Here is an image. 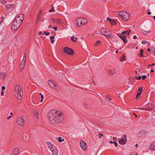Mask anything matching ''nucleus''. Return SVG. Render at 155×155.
Returning <instances> with one entry per match:
<instances>
[{"label": "nucleus", "instance_id": "7c9ffc66", "mask_svg": "<svg viewBox=\"0 0 155 155\" xmlns=\"http://www.w3.org/2000/svg\"><path fill=\"white\" fill-rule=\"evenodd\" d=\"M140 54L139 56L140 57H142L143 55V49H141L140 50Z\"/></svg>", "mask_w": 155, "mask_h": 155}, {"label": "nucleus", "instance_id": "4c0bfd02", "mask_svg": "<svg viewBox=\"0 0 155 155\" xmlns=\"http://www.w3.org/2000/svg\"><path fill=\"white\" fill-rule=\"evenodd\" d=\"M107 20L108 21H109L111 23V21H112L113 19L110 18H109V17H107Z\"/></svg>", "mask_w": 155, "mask_h": 155}, {"label": "nucleus", "instance_id": "9b49d317", "mask_svg": "<svg viewBox=\"0 0 155 155\" xmlns=\"http://www.w3.org/2000/svg\"><path fill=\"white\" fill-rule=\"evenodd\" d=\"M76 23L78 27H80L83 25L81 18H79L77 19Z\"/></svg>", "mask_w": 155, "mask_h": 155}, {"label": "nucleus", "instance_id": "0eeeda50", "mask_svg": "<svg viewBox=\"0 0 155 155\" xmlns=\"http://www.w3.org/2000/svg\"><path fill=\"white\" fill-rule=\"evenodd\" d=\"M48 84L50 87H51L54 88L56 90H59L58 87L52 80H49Z\"/></svg>", "mask_w": 155, "mask_h": 155}, {"label": "nucleus", "instance_id": "473e14b6", "mask_svg": "<svg viewBox=\"0 0 155 155\" xmlns=\"http://www.w3.org/2000/svg\"><path fill=\"white\" fill-rule=\"evenodd\" d=\"M8 0H2L1 1V3L2 4H4L7 3V1Z\"/></svg>", "mask_w": 155, "mask_h": 155}, {"label": "nucleus", "instance_id": "37998d69", "mask_svg": "<svg viewBox=\"0 0 155 155\" xmlns=\"http://www.w3.org/2000/svg\"><path fill=\"white\" fill-rule=\"evenodd\" d=\"M44 33L46 35H47V36L48 35L50 34V32H46V31H45L44 32Z\"/></svg>", "mask_w": 155, "mask_h": 155}, {"label": "nucleus", "instance_id": "ddd939ff", "mask_svg": "<svg viewBox=\"0 0 155 155\" xmlns=\"http://www.w3.org/2000/svg\"><path fill=\"white\" fill-rule=\"evenodd\" d=\"M46 144L48 146V147L51 150L52 149H54L56 147L55 146L50 142H46Z\"/></svg>", "mask_w": 155, "mask_h": 155}, {"label": "nucleus", "instance_id": "a211bd4d", "mask_svg": "<svg viewBox=\"0 0 155 155\" xmlns=\"http://www.w3.org/2000/svg\"><path fill=\"white\" fill-rule=\"evenodd\" d=\"M147 105L148 106V107H147V109L151 108V110L150 111H151L153 110V107L155 106L153 104H150V103L148 104Z\"/></svg>", "mask_w": 155, "mask_h": 155}, {"label": "nucleus", "instance_id": "2eb2a0df", "mask_svg": "<svg viewBox=\"0 0 155 155\" xmlns=\"http://www.w3.org/2000/svg\"><path fill=\"white\" fill-rule=\"evenodd\" d=\"M52 21L54 23H56L58 25H60L61 22V20L60 19H53Z\"/></svg>", "mask_w": 155, "mask_h": 155}, {"label": "nucleus", "instance_id": "f257e3e1", "mask_svg": "<svg viewBox=\"0 0 155 155\" xmlns=\"http://www.w3.org/2000/svg\"><path fill=\"white\" fill-rule=\"evenodd\" d=\"M63 113L59 110H53L48 114V119L52 124H58L62 123L64 120Z\"/></svg>", "mask_w": 155, "mask_h": 155}, {"label": "nucleus", "instance_id": "a18cd8bd", "mask_svg": "<svg viewBox=\"0 0 155 155\" xmlns=\"http://www.w3.org/2000/svg\"><path fill=\"white\" fill-rule=\"evenodd\" d=\"M41 102H42L43 101V99L44 98V96L43 95H41Z\"/></svg>", "mask_w": 155, "mask_h": 155}, {"label": "nucleus", "instance_id": "c756f323", "mask_svg": "<svg viewBox=\"0 0 155 155\" xmlns=\"http://www.w3.org/2000/svg\"><path fill=\"white\" fill-rule=\"evenodd\" d=\"M34 115L35 116L37 117V119H38V112L36 111H35L34 112Z\"/></svg>", "mask_w": 155, "mask_h": 155}, {"label": "nucleus", "instance_id": "de8ad7c7", "mask_svg": "<svg viewBox=\"0 0 155 155\" xmlns=\"http://www.w3.org/2000/svg\"><path fill=\"white\" fill-rule=\"evenodd\" d=\"M24 68V65L20 64V68L21 69H23Z\"/></svg>", "mask_w": 155, "mask_h": 155}, {"label": "nucleus", "instance_id": "bb28decb", "mask_svg": "<svg viewBox=\"0 0 155 155\" xmlns=\"http://www.w3.org/2000/svg\"><path fill=\"white\" fill-rule=\"evenodd\" d=\"M81 18L82 19V21L83 25L86 24L87 22V19H86V18Z\"/></svg>", "mask_w": 155, "mask_h": 155}, {"label": "nucleus", "instance_id": "79ce46f5", "mask_svg": "<svg viewBox=\"0 0 155 155\" xmlns=\"http://www.w3.org/2000/svg\"><path fill=\"white\" fill-rule=\"evenodd\" d=\"M99 136H98V138H100L103 135V134L101 133H99Z\"/></svg>", "mask_w": 155, "mask_h": 155}, {"label": "nucleus", "instance_id": "864d4df0", "mask_svg": "<svg viewBox=\"0 0 155 155\" xmlns=\"http://www.w3.org/2000/svg\"><path fill=\"white\" fill-rule=\"evenodd\" d=\"M39 20H40V19L37 18L36 19V23H38L39 22Z\"/></svg>", "mask_w": 155, "mask_h": 155}, {"label": "nucleus", "instance_id": "6e6552de", "mask_svg": "<svg viewBox=\"0 0 155 155\" xmlns=\"http://www.w3.org/2000/svg\"><path fill=\"white\" fill-rule=\"evenodd\" d=\"M127 138L125 135L124 136L123 138L119 139L118 140L119 143L122 145L125 144L127 142Z\"/></svg>", "mask_w": 155, "mask_h": 155}, {"label": "nucleus", "instance_id": "72a5a7b5", "mask_svg": "<svg viewBox=\"0 0 155 155\" xmlns=\"http://www.w3.org/2000/svg\"><path fill=\"white\" fill-rule=\"evenodd\" d=\"M61 137H59L58 138V141L60 142H62V141H64V139H62V140H61Z\"/></svg>", "mask_w": 155, "mask_h": 155}, {"label": "nucleus", "instance_id": "f704fd0d", "mask_svg": "<svg viewBox=\"0 0 155 155\" xmlns=\"http://www.w3.org/2000/svg\"><path fill=\"white\" fill-rule=\"evenodd\" d=\"M111 23L112 25H114L116 24V22L114 20H113Z\"/></svg>", "mask_w": 155, "mask_h": 155}, {"label": "nucleus", "instance_id": "69168bd1", "mask_svg": "<svg viewBox=\"0 0 155 155\" xmlns=\"http://www.w3.org/2000/svg\"><path fill=\"white\" fill-rule=\"evenodd\" d=\"M113 139L114 140H117V139L115 137H113Z\"/></svg>", "mask_w": 155, "mask_h": 155}, {"label": "nucleus", "instance_id": "052dcab7", "mask_svg": "<svg viewBox=\"0 0 155 155\" xmlns=\"http://www.w3.org/2000/svg\"><path fill=\"white\" fill-rule=\"evenodd\" d=\"M41 12H42V11H41V10H40V11H39V13H38V15H41Z\"/></svg>", "mask_w": 155, "mask_h": 155}, {"label": "nucleus", "instance_id": "8fccbe9b", "mask_svg": "<svg viewBox=\"0 0 155 155\" xmlns=\"http://www.w3.org/2000/svg\"><path fill=\"white\" fill-rule=\"evenodd\" d=\"M4 17H2L0 18V21L2 22L3 21V20L4 19Z\"/></svg>", "mask_w": 155, "mask_h": 155}, {"label": "nucleus", "instance_id": "680f3d73", "mask_svg": "<svg viewBox=\"0 0 155 155\" xmlns=\"http://www.w3.org/2000/svg\"><path fill=\"white\" fill-rule=\"evenodd\" d=\"M54 8H52V9H51V10H50L49 11V12H52L53 11H54Z\"/></svg>", "mask_w": 155, "mask_h": 155}, {"label": "nucleus", "instance_id": "2f4dec72", "mask_svg": "<svg viewBox=\"0 0 155 155\" xmlns=\"http://www.w3.org/2000/svg\"><path fill=\"white\" fill-rule=\"evenodd\" d=\"M26 61V60H25L23 59L21 62L20 64L24 65Z\"/></svg>", "mask_w": 155, "mask_h": 155}, {"label": "nucleus", "instance_id": "58836bf2", "mask_svg": "<svg viewBox=\"0 0 155 155\" xmlns=\"http://www.w3.org/2000/svg\"><path fill=\"white\" fill-rule=\"evenodd\" d=\"M141 93H139V92H137V95L136 97V99H137V97L139 96L141 94Z\"/></svg>", "mask_w": 155, "mask_h": 155}, {"label": "nucleus", "instance_id": "e2e57ef3", "mask_svg": "<svg viewBox=\"0 0 155 155\" xmlns=\"http://www.w3.org/2000/svg\"><path fill=\"white\" fill-rule=\"evenodd\" d=\"M52 28L53 29H54V30L55 31H57V28L56 27H52Z\"/></svg>", "mask_w": 155, "mask_h": 155}, {"label": "nucleus", "instance_id": "7ed1b4c3", "mask_svg": "<svg viewBox=\"0 0 155 155\" xmlns=\"http://www.w3.org/2000/svg\"><path fill=\"white\" fill-rule=\"evenodd\" d=\"M119 15L122 17V18L124 21H127L129 18V14L125 11L119 12Z\"/></svg>", "mask_w": 155, "mask_h": 155}, {"label": "nucleus", "instance_id": "3c124183", "mask_svg": "<svg viewBox=\"0 0 155 155\" xmlns=\"http://www.w3.org/2000/svg\"><path fill=\"white\" fill-rule=\"evenodd\" d=\"M23 59H25V60H26V56L25 55H24V58Z\"/></svg>", "mask_w": 155, "mask_h": 155}, {"label": "nucleus", "instance_id": "c85d7f7f", "mask_svg": "<svg viewBox=\"0 0 155 155\" xmlns=\"http://www.w3.org/2000/svg\"><path fill=\"white\" fill-rule=\"evenodd\" d=\"M101 44V41H97L94 45V46H97Z\"/></svg>", "mask_w": 155, "mask_h": 155}, {"label": "nucleus", "instance_id": "b1692460", "mask_svg": "<svg viewBox=\"0 0 155 155\" xmlns=\"http://www.w3.org/2000/svg\"><path fill=\"white\" fill-rule=\"evenodd\" d=\"M139 109L140 110H147L149 111H150L151 110V108H149L148 109H147V108H146L145 107H141V106L139 108Z\"/></svg>", "mask_w": 155, "mask_h": 155}, {"label": "nucleus", "instance_id": "c03bdc74", "mask_svg": "<svg viewBox=\"0 0 155 155\" xmlns=\"http://www.w3.org/2000/svg\"><path fill=\"white\" fill-rule=\"evenodd\" d=\"M147 42V41L145 40L143 41L142 42V43L143 44H146Z\"/></svg>", "mask_w": 155, "mask_h": 155}, {"label": "nucleus", "instance_id": "c9c22d12", "mask_svg": "<svg viewBox=\"0 0 155 155\" xmlns=\"http://www.w3.org/2000/svg\"><path fill=\"white\" fill-rule=\"evenodd\" d=\"M107 31H104L101 32V35H103L104 36V35H105L104 33H107Z\"/></svg>", "mask_w": 155, "mask_h": 155}, {"label": "nucleus", "instance_id": "13d9d810", "mask_svg": "<svg viewBox=\"0 0 155 155\" xmlns=\"http://www.w3.org/2000/svg\"><path fill=\"white\" fill-rule=\"evenodd\" d=\"M1 95L2 96H4V92L3 91H1Z\"/></svg>", "mask_w": 155, "mask_h": 155}, {"label": "nucleus", "instance_id": "0e129e2a", "mask_svg": "<svg viewBox=\"0 0 155 155\" xmlns=\"http://www.w3.org/2000/svg\"><path fill=\"white\" fill-rule=\"evenodd\" d=\"M155 64V63H154L152 64L149 65V66L150 67V66H153Z\"/></svg>", "mask_w": 155, "mask_h": 155}, {"label": "nucleus", "instance_id": "6e6d98bb", "mask_svg": "<svg viewBox=\"0 0 155 155\" xmlns=\"http://www.w3.org/2000/svg\"><path fill=\"white\" fill-rule=\"evenodd\" d=\"M38 34L39 35H43V34L42 33L41 31H40L39 32H38Z\"/></svg>", "mask_w": 155, "mask_h": 155}, {"label": "nucleus", "instance_id": "4468645a", "mask_svg": "<svg viewBox=\"0 0 155 155\" xmlns=\"http://www.w3.org/2000/svg\"><path fill=\"white\" fill-rule=\"evenodd\" d=\"M115 73V69L112 68H110L108 71V74L110 75H112Z\"/></svg>", "mask_w": 155, "mask_h": 155}, {"label": "nucleus", "instance_id": "09e8293b", "mask_svg": "<svg viewBox=\"0 0 155 155\" xmlns=\"http://www.w3.org/2000/svg\"><path fill=\"white\" fill-rule=\"evenodd\" d=\"M141 78L140 76H139V77H136V79L137 80H140L141 79Z\"/></svg>", "mask_w": 155, "mask_h": 155}, {"label": "nucleus", "instance_id": "39448f33", "mask_svg": "<svg viewBox=\"0 0 155 155\" xmlns=\"http://www.w3.org/2000/svg\"><path fill=\"white\" fill-rule=\"evenodd\" d=\"M25 120L22 116L19 117L17 119V124L20 126H24L25 123Z\"/></svg>", "mask_w": 155, "mask_h": 155}, {"label": "nucleus", "instance_id": "9d476101", "mask_svg": "<svg viewBox=\"0 0 155 155\" xmlns=\"http://www.w3.org/2000/svg\"><path fill=\"white\" fill-rule=\"evenodd\" d=\"M80 145L81 148L83 150H85L87 149V147L86 143L84 141H81L80 142Z\"/></svg>", "mask_w": 155, "mask_h": 155}, {"label": "nucleus", "instance_id": "49530a36", "mask_svg": "<svg viewBox=\"0 0 155 155\" xmlns=\"http://www.w3.org/2000/svg\"><path fill=\"white\" fill-rule=\"evenodd\" d=\"M114 144L115 146L116 147H117V146L118 144L117 142H114Z\"/></svg>", "mask_w": 155, "mask_h": 155}, {"label": "nucleus", "instance_id": "5701e85b", "mask_svg": "<svg viewBox=\"0 0 155 155\" xmlns=\"http://www.w3.org/2000/svg\"><path fill=\"white\" fill-rule=\"evenodd\" d=\"M131 31V30L129 29V31H122L121 33V35H124L125 34L127 33V35H129V33Z\"/></svg>", "mask_w": 155, "mask_h": 155}, {"label": "nucleus", "instance_id": "a878e982", "mask_svg": "<svg viewBox=\"0 0 155 155\" xmlns=\"http://www.w3.org/2000/svg\"><path fill=\"white\" fill-rule=\"evenodd\" d=\"M120 60L121 61H123L126 60L125 56L124 54L122 55L121 58L120 59Z\"/></svg>", "mask_w": 155, "mask_h": 155}, {"label": "nucleus", "instance_id": "cd10ccee", "mask_svg": "<svg viewBox=\"0 0 155 155\" xmlns=\"http://www.w3.org/2000/svg\"><path fill=\"white\" fill-rule=\"evenodd\" d=\"M71 39L72 41L74 42H77L78 38H76L75 39H74V36H72L71 38Z\"/></svg>", "mask_w": 155, "mask_h": 155}, {"label": "nucleus", "instance_id": "a19ab883", "mask_svg": "<svg viewBox=\"0 0 155 155\" xmlns=\"http://www.w3.org/2000/svg\"><path fill=\"white\" fill-rule=\"evenodd\" d=\"M147 76L146 75H143L141 77L142 79L143 80H145L146 78H147Z\"/></svg>", "mask_w": 155, "mask_h": 155}, {"label": "nucleus", "instance_id": "6ab92c4d", "mask_svg": "<svg viewBox=\"0 0 155 155\" xmlns=\"http://www.w3.org/2000/svg\"><path fill=\"white\" fill-rule=\"evenodd\" d=\"M106 33V34H105V35H104V36L106 38L109 39H112L113 38V36L109 34V33L107 32V33Z\"/></svg>", "mask_w": 155, "mask_h": 155}, {"label": "nucleus", "instance_id": "338daca9", "mask_svg": "<svg viewBox=\"0 0 155 155\" xmlns=\"http://www.w3.org/2000/svg\"><path fill=\"white\" fill-rule=\"evenodd\" d=\"M137 38V36H136V35H134V36H133V38H134V39H136V38Z\"/></svg>", "mask_w": 155, "mask_h": 155}, {"label": "nucleus", "instance_id": "f8f14e48", "mask_svg": "<svg viewBox=\"0 0 155 155\" xmlns=\"http://www.w3.org/2000/svg\"><path fill=\"white\" fill-rule=\"evenodd\" d=\"M6 10H12V8H15L14 4H7L5 5Z\"/></svg>", "mask_w": 155, "mask_h": 155}, {"label": "nucleus", "instance_id": "f03ea898", "mask_svg": "<svg viewBox=\"0 0 155 155\" xmlns=\"http://www.w3.org/2000/svg\"><path fill=\"white\" fill-rule=\"evenodd\" d=\"M15 91L17 94L18 99L19 101L21 100V87L18 84H16L15 87Z\"/></svg>", "mask_w": 155, "mask_h": 155}, {"label": "nucleus", "instance_id": "603ef678", "mask_svg": "<svg viewBox=\"0 0 155 155\" xmlns=\"http://www.w3.org/2000/svg\"><path fill=\"white\" fill-rule=\"evenodd\" d=\"M2 90H5V87L4 86H3L2 87Z\"/></svg>", "mask_w": 155, "mask_h": 155}, {"label": "nucleus", "instance_id": "412c9836", "mask_svg": "<svg viewBox=\"0 0 155 155\" xmlns=\"http://www.w3.org/2000/svg\"><path fill=\"white\" fill-rule=\"evenodd\" d=\"M150 148L151 149L155 150V141L153 142L151 144Z\"/></svg>", "mask_w": 155, "mask_h": 155}, {"label": "nucleus", "instance_id": "393cba45", "mask_svg": "<svg viewBox=\"0 0 155 155\" xmlns=\"http://www.w3.org/2000/svg\"><path fill=\"white\" fill-rule=\"evenodd\" d=\"M6 75V74L4 73V72H0V78H4L5 75Z\"/></svg>", "mask_w": 155, "mask_h": 155}, {"label": "nucleus", "instance_id": "e433bc0d", "mask_svg": "<svg viewBox=\"0 0 155 155\" xmlns=\"http://www.w3.org/2000/svg\"><path fill=\"white\" fill-rule=\"evenodd\" d=\"M142 90H143V89H142V87H140L139 89L137 92H139V93H141L142 91Z\"/></svg>", "mask_w": 155, "mask_h": 155}, {"label": "nucleus", "instance_id": "20e7f679", "mask_svg": "<svg viewBox=\"0 0 155 155\" xmlns=\"http://www.w3.org/2000/svg\"><path fill=\"white\" fill-rule=\"evenodd\" d=\"M21 23L16 21L15 20L13 21L12 25V29L14 31L17 30L21 25Z\"/></svg>", "mask_w": 155, "mask_h": 155}, {"label": "nucleus", "instance_id": "bf43d9fd", "mask_svg": "<svg viewBox=\"0 0 155 155\" xmlns=\"http://www.w3.org/2000/svg\"><path fill=\"white\" fill-rule=\"evenodd\" d=\"M54 38V37L53 36H51L50 37V38L51 40H53Z\"/></svg>", "mask_w": 155, "mask_h": 155}, {"label": "nucleus", "instance_id": "4d7b16f0", "mask_svg": "<svg viewBox=\"0 0 155 155\" xmlns=\"http://www.w3.org/2000/svg\"><path fill=\"white\" fill-rule=\"evenodd\" d=\"M40 18H41V15L38 14V15H37V18L40 19Z\"/></svg>", "mask_w": 155, "mask_h": 155}, {"label": "nucleus", "instance_id": "aec40b11", "mask_svg": "<svg viewBox=\"0 0 155 155\" xmlns=\"http://www.w3.org/2000/svg\"><path fill=\"white\" fill-rule=\"evenodd\" d=\"M19 150L17 148L15 149L13 153L14 155H17L19 153Z\"/></svg>", "mask_w": 155, "mask_h": 155}, {"label": "nucleus", "instance_id": "4be33fe9", "mask_svg": "<svg viewBox=\"0 0 155 155\" xmlns=\"http://www.w3.org/2000/svg\"><path fill=\"white\" fill-rule=\"evenodd\" d=\"M127 36L124 35L122 37H121V38L123 40L125 44H126L127 42V40L126 39Z\"/></svg>", "mask_w": 155, "mask_h": 155}, {"label": "nucleus", "instance_id": "dca6fc26", "mask_svg": "<svg viewBox=\"0 0 155 155\" xmlns=\"http://www.w3.org/2000/svg\"><path fill=\"white\" fill-rule=\"evenodd\" d=\"M141 33L143 35H147L148 34L150 33L151 31L150 30L146 31L143 29H142L141 30Z\"/></svg>", "mask_w": 155, "mask_h": 155}, {"label": "nucleus", "instance_id": "423d86ee", "mask_svg": "<svg viewBox=\"0 0 155 155\" xmlns=\"http://www.w3.org/2000/svg\"><path fill=\"white\" fill-rule=\"evenodd\" d=\"M64 52L70 55H72L74 53V51L72 49L68 47H66L64 48Z\"/></svg>", "mask_w": 155, "mask_h": 155}, {"label": "nucleus", "instance_id": "ea45409f", "mask_svg": "<svg viewBox=\"0 0 155 155\" xmlns=\"http://www.w3.org/2000/svg\"><path fill=\"white\" fill-rule=\"evenodd\" d=\"M141 93H139V92H137V95L136 97V99H137V97L139 96L141 94Z\"/></svg>", "mask_w": 155, "mask_h": 155}, {"label": "nucleus", "instance_id": "f3484780", "mask_svg": "<svg viewBox=\"0 0 155 155\" xmlns=\"http://www.w3.org/2000/svg\"><path fill=\"white\" fill-rule=\"evenodd\" d=\"M51 151L53 155H58V151L56 147L54 149H52Z\"/></svg>", "mask_w": 155, "mask_h": 155}, {"label": "nucleus", "instance_id": "774afa93", "mask_svg": "<svg viewBox=\"0 0 155 155\" xmlns=\"http://www.w3.org/2000/svg\"><path fill=\"white\" fill-rule=\"evenodd\" d=\"M12 117V116H10L9 117H7V119L8 120H9V119L10 118H11Z\"/></svg>", "mask_w": 155, "mask_h": 155}, {"label": "nucleus", "instance_id": "5fc2aeb1", "mask_svg": "<svg viewBox=\"0 0 155 155\" xmlns=\"http://www.w3.org/2000/svg\"><path fill=\"white\" fill-rule=\"evenodd\" d=\"M106 98L109 101H110L111 100V98L108 97H106Z\"/></svg>", "mask_w": 155, "mask_h": 155}, {"label": "nucleus", "instance_id": "1a4fd4ad", "mask_svg": "<svg viewBox=\"0 0 155 155\" xmlns=\"http://www.w3.org/2000/svg\"><path fill=\"white\" fill-rule=\"evenodd\" d=\"M24 15L22 14H20L16 16L15 20L16 21H18V22H20V23L22 22L23 20L24 19Z\"/></svg>", "mask_w": 155, "mask_h": 155}]
</instances>
